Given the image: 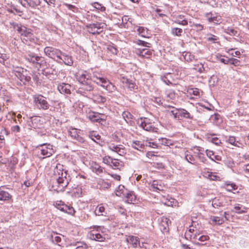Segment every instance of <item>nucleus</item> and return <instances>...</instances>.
<instances>
[{
	"label": "nucleus",
	"instance_id": "f257e3e1",
	"mask_svg": "<svg viewBox=\"0 0 249 249\" xmlns=\"http://www.w3.org/2000/svg\"><path fill=\"white\" fill-rule=\"evenodd\" d=\"M52 178L53 180V188L57 192L63 191L71 179L68 171L64 170L63 166L60 164H57L54 169Z\"/></svg>",
	"mask_w": 249,
	"mask_h": 249
},
{
	"label": "nucleus",
	"instance_id": "f03ea898",
	"mask_svg": "<svg viewBox=\"0 0 249 249\" xmlns=\"http://www.w3.org/2000/svg\"><path fill=\"white\" fill-rule=\"evenodd\" d=\"M25 58L27 61L32 63L37 68H40L41 65L45 62L43 57L39 56L34 53H30L26 54Z\"/></svg>",
	"mask_w": 249,
	"mask_h": 249
},
{
	"label": "nucleus",
	"instance_id": "7ed1b4c3",
	"mask_svg": "<svg viewBox=\"0 0 249 249\" xmlns=\"http://www.w3.org/2000/svg\"><path fill=\"white\" fill-rule=\"evenodd\" d=\"M13 28L19 33L21 36H23L30 38L33 36L32 30L30 28H28L21 24H18L16 22L11 23Z\"/></svg>",
	"mask_w": 249,
	"mask_h": 249
},
{
	"label": "nucleus",
	"instance_id": "20e7f679",
	"mask_svg": "<svg viewBox=\"0 0 249 249\" xmlns=\"http://www.w3.org/2000/svg\"><path fill=\"white\" fill-rule=\"evenodd\" d=\"M34 102L36 106L39 109H48L50 105L46 100V98L40 94L35 95L33 97Z\"/></svg>",
	"mask_w": 249,
	"mask_h": 249
},
{
	"label": "nucleus",
	"instance_id": "39448f33",
	"mask_svg": "<svg viewBox=\"0 0 249 249\" xmlns=\"http://www.w3.org/2000/svg\"><path fill=\"white\" fill-rule=\"evenodd\" d=\"M44 53L46 56L54 60L61 59L62 51L57 48L47 46L44 49Z\"/></svg>",
	"mask_w": 249,
	"mask_h": 249
},
{
	"label": "nucleus",
	"instance_id": "423d86ee",
	"mask_svg": "<svg viewBox=\"0 0 249 249\" xmlns=\"http://www.w3.org/2000/svg\"><path fill=\"white\" fill-rule=\"evenodd\" d=\"M138 124L143 130L149 132H156L157 128L155 127L153 123L147 118H141L138 120Z\"/></svg>",
	"mask_w": 249,
	"mask_h": 249
},
{
	"label": "nucleus",
	"instance_id": "0eeeda50",
	"mask_svg": "<svg viewBox=\"0 0 249 249\" xmlns=\"http://www.w3.org/2000/svg\"><path fill=\"white\" fill-rule=\"evenodd\" d=\"M103 162L110 166L113 169H120L123 166V162L118 159H113L110 156H105L103 159Z\"/></svg>",
	"mask_w": 249,
	"mask_h": 249
},
{
	"label": "nucleus",
	"instance_id": "6e6552de",
	"mask_svg": "<svg viewBox=\"0 0 249 249\" xmlns=\"http://www.w3.org/2000/svg\"><path fill=\"white\" fill-rule=\"evenodd\" d=\"M104 25V23L97 22L89 24L86 27L89 33L93 35H99L102 32Z\"/></svg>",
	"mask_w": 249,
	"mask_h": 249
},
{
	"label": "nucleus",
	"instance_id": "1a4fd4ad",
	"mask_svg": "<svg viewBox=\"0 0 249 249\" xmlns=\"http://www.w3.org/2000/svg\"><path fill=\"white\" fill-rule=\"evenodd\" d=\"M26 71L23 68L17 67L12 71V73L20 81L24 83L29 81L30 79V77H27L24 75V72Z\"/></svg>",
	"mask_w": 249,
	"mask_h": 249
},
{
	"label": "nucleus",
	"instance_id": "9d476101",
	"mask_svg": "<svg viewBox=\"0 0 249 249\" xmlns=\"http://www.w3.org/2000/svg\"><path fill=\"white\" fill-rule=\"evenodd\" d=\"M39 146L41 147L40 154L44 156L43 158L49 157L54 153L53 145L50 144L43 143L40 144Z\"/></svg>",
	"mask_w": 249,
	"mask_h": 249
},
{
	"label": "nucleus",
	"instance_id": "9b49d317",
	"mask_svg": "<svg viewBox=\"0 0 249 249\" xmlns=\"http://www.w3.org/2000/svg\"><path fill=\"white\" fill-rule=\"evenodd\" d=\"M121 82L124 84V86L127 88V89L134 92H137L138 90V87L136 83L127 79L126 77H122L121 79Z\"/></svg>",
	"mask_w": 249,
	"mask_h": 249
},
{
	"label": "nucleus",
	"instance_id": "f8f14e48",
	"mask_svg": "<svg viewBox=\"0 0 249 249\" xmlns=\"http://www.w3.org/2000/svg\"><path fill=\"white\" fill-rule=\"evenodd\" d=\"M134 53L142 58H149L152 54V51L148 48H135Z\"/></svg>",
	"mask_w": 249,
	"mask_h": 249
},
{
	"label": "nucleus",
	"instance_id": "ddd939ff",
	"mask_svg": "<svg viewBox=\"0 0 249 249\" xmlns=\"http://www.w3.org/2000/svg\"><path fill=\"white\" fill-rule=\"evenodd\" d=\"M69 134L72 139L80 143H83L85 142L84 138L80 135V130L76 128H71L69 131Z\"/></svg>",
	"mask_w": 249,
	"mask_h": 249
},
{
	"label": "nucleus",
	"instance_id": "4468645a",
	"mask_svg": "<svg viewBox=\"0 0 249 249\" xmlns=\"http://www.w3.org/2000/svg\"><path fill=\"white\" fill-rule=\"evenodd\" d=\"M20 4L25 8H35L40 5V0H19Z\"/></svg>",
	"mask_w": 249,
	"mask_h": 249
},
{
	"label": "nucleus",
	"instance_id": "2eb2a0df",
	"mask_svg": "<svg viewBox=\"0 0 249 249\" xmlns=\"http://www.w3.org/2000/svg\"><path fill=\"white\" fill-rule=\"evenodd\" d=\"M56 61L59 63H64L68 66H71L73 64L72 57L62 52L61 59H56Z\"/></svg>",
	"mask_w": 249,
	"mask_h": 249
},
{
	"label": "nucleus",
	"instance_id": "dca6fc26",
	"mask_svg": "<svg viewBox=\"0 0 249 249\" xmlns=\"http://www.w3.org/2000/svg\"><path fill=\"white\" fill-rule=\"evenodd\" d=\"M93 89L94 86L92 84V80L89 77L87 80H86L85 82L81 84L79 90L86 91H91Z\"/></svg>",
	"mask_w": 249,
	"mask_h": 249
},
{
	"label": "nucleus",
	"instance_id": "f3484780",
	"mask_svg": "<svg viewBox=\"0 0 249 249\" xmlns=\"http://www.w3.org/2000/svg\"><path fill=\"white\" fill-rule=\"evenodd\" d=\"M71 86L69 84L62 83L58 85L57 89L62 94H70Z\"/></svg>",
	"mask_w": 249,
	"mask_h": 249
},
{
	"label": "nucleus",
	"instance_id": "a211bd4d",
	"mask_svg": "<svg viewBox=\"0 0 249 249\" xmlns=\"http://www.w3.org/2000/svg\"><path fill=\"white\" fill-rule=\"evenodd\" d=\"M160 181L158 180H153L151 185L149 187V189L150 191L153 192H159L160 191H162L163 190V186L160 183Z\"/></svg>",
	"mask_w": 249,
	"mask_h": 249
},
{
	"label": "nucleus",
	"instance_id": "6ab92c4d",
	"mask_svg": "<svg viewBox=\"0 0 249 249\" xmlns=\"http://www.w3.org/2000/svg\"><path fill=\"white\" fill-rule=\"evenodd\" d=\"M12 198V195L10 193L4 190L2 186L0 187V200L7 201Z\"/></svg>",
	"mask_w": 249,
	"mask_h": 249
},
{
	"label": "nucleus",
	"instance_id": "aec40b11",
	"mask_svg": "<svg viewBox=\"0 0 249 249\" xmlns=\"http://www.w3.org/2000/svg\"><path fill=\"white\" fill-rule=\"evenodd\" d=\"M89 238L91 240L99 242L103 241L105 239V238L100 233L97 232V231L94 230L91 231L89 234Z\"/></svg>",
	"mask_w": 249,
	"mask_h": 249
},
{
	"label": "nucleus",
	"instance_id": "412c9836",
	"mask_svg": "<svg viewBox=\"0 0 249 249\" xmlns=\"http://www.w3.org/2000/svg\"><path fill=\"white\" fill-rule=\"evenodd\" d=\"M91 79L93 82L101 86L107 78H104L100 73H94Z\"/></svg>",
	"mask_w": 249,
	"mask_h": 249
},
{
	"label": "nucleus",
	"instance_id": "4be33fe9",
	"mask_svg": "<svg viewBox=\"0 0 249 249\" xmlns=\"http://www.w3.org/2000/svg\"><path fill=\"white\" fill-rule=\"evenodd\" d=\"M108 148L112 151L118 153L119 155H122L124 153L123 146L121 145H117L111 143L108 146Z\"/></svg>",
	"mask_w": 249,
	"mask_h": 249
},
{
	"label": "nucleus",
	"instance_id": "5701e85b",
	"mask_svg": "<svg viewBox=\"0 0 249 249\" xmlns=\"http://www.w3.org/2000/svg\"><path fill=\"white\" fill-rule=\"evenodd\" d=\"M103 88L108 91L109 92H112L116 90V88L107 79L105 80L102 85L101 86Z\"/></svg>",
	"mask_w": 249,
	"mask_h": 249
},
{
	"label": "nucleus",
	"instance_id": "b1692460",
	"mask_svg": "<svg viewBox=\"0 0 249 249\" xmlns=\"http://www.w3.org/2000/svg\"><path fill=\"white\" fill-rule=\"evenodd\" d=\"M126 241L131 244L133 248H136L138 244L140 243L138 237L133 235L129 236L126 238Z\"/></svg>",
	"mask_w": 249,
	"mask_h": 249
},
{
	"label": "nucleus",
	"instance_id": "393cba45",
	"mask_svg": "<svg viewBox=\"0 0 249 249\" xmlns=\"http://www.w3.org/2000/svg\"><path fill=\"white\" fill-rule=\"evenodd\" d=\"M206 153L207 156L212 160L215 161H220L221 160V157L219 155H215L214 152L213 151L206 150Z\"/></svg>",
	"mask_w": 249,
	"mask_h": 249
},
{
	"label": "nucleus",
	"instance_id": "a878e982",
	"mask_svg": "<svg viewBox=\"0 0 249 249\" xmlns=\"http://www.w3.org/2000/svg\"><path fill=\"white\" fill-rule=\"evenodd\" d=\"M144 145L141 141H134L132 143V147L135 149L142 151L144 148Z\"/></svg>",
	"mask_w": 249,
	"mask_h": 249
},
{
	"label": "nucleus",
	"instance_id": "bb28decb",
	"mask_svg": "<svg viewBox=\"0 0 249 249\" xmlns=\"http://www.w3.org/2000/svg\"><path fill=\"white\" fill-rule=\"evenodd\" d=\"M224 222L223 218H220L217 216H212L210 218V222L212 224L214 225H221Z\"/></svg>",
	"mask_w": 249,
	"mask_h": 249
},
{
	"label": "nucleus",
	"instance_id": "cd10ccee",
	"mask_svg": "<svg viewBox=\"0 0 249 249\" xmlns=\"http://www.w3.org/2000/svg\"><path fill=\"white\" fill-rule=\"evenodd\" d=\"M228 142L231 144L238 147H240L243 145L242 143L237 140L236 138L234 136H230L229 138Z\"/></svg>",
	"mask_w": 249,
	"mask_h": 249
},
{
	"label": "nucleus",
	"instance_id": "c85d7f7f",
	"mask_svg": "<svg viewBox=\"0 0 249 249\" xmlns=\"http://www.w3.org/2000/svg\"><path fill=\"white\" fill-rule=\"evenodd\" d=\"M224 32L227 34H229V35L232 36L238 37L239 36V32L232 27H228L224 29Z\"/></svg>",
	"mask_w": 249,
	"mask_h": 249
},
{
	"label": "nucleus",
	"instance_id": "c756f323",
	"mask_svg": "<svg viewBox=\"0 0 249 249\" xmlns=\"http://www.w3.org/2000/svg\"><path fill=\"white\" fill-rule=\"evenodd\" d=\"M93 101L98 104L104 103L106 101V98L100 95H94L93 96Z\"/></svg>",
	"mask_w": 249,
	"mask_h": 249
},
{
	"label": "nucleus",
	"instance_id": "7c9ffc66",
	"mask_svg": "<svg viewBox=\"0 0 249 249\" xmlns=\"http://www.w3.org/2000/svg\"><path fill=\"white\" fill-rule=\"evenodd\" d=\"M180 117L185 118L186 119H193V116L187 110L183 108L180 109Z\"/></svg>",
	"mask_w": 249,
	"mask_h": 249
},
{
	"label": "nucleus",
	"instance_id": "2f4dec72",
	"mask_svg": "<svg viewBox=\"0 0 249 249\" xmlns=\"http://www.w3.org/2000/svg\"><path fill=\"white\" fill-rule=\"evenodd\" d=\"M165 95L167 100H174L176 97V95L173 89H168L165 91Z\"/></svg>",
	"mask_w": 249,
	"mask_h": 249
},
{
	"label": "nucleus",
	"instance_id": "473e14b6",
	"mask_svg": "<svg viewBox=\"0 0 249 249\" xmlns=\"http://www.w3.org/2000/svg\"><path fill=\"white\" fill-rule=\"evenodd\" d=\"M88 118L92 122H98L100 119L99 114L95 112L89 113Z\"/></svg>",
	"mask_w": 249,
	"mask_h": 249
},
{
	"label": "nucleus",
	"instance_id": "72a5a7b5",
	"mask_svg": "<svg viewBox=\"0 0 249 249\" xmlns=\"http://www.w3.org/2000/svg\"><path fill=\"white\" fill-rule=\"evenodd\" d=\"M183 18L184 16L179 15L178 16L176 20L174 22L177 24H180L182 25H187L188 24V21Z\"/></svg>",
	"mask_w": 249,
	"mask_h": 249
},
{
	"label": "nucleus",
	"instance_id": "f704fd0d",
	"mask_svg": "<svg viewBox=\"0 0 249 249\" xmlns=\"http://www.w3.org/2000/svg\"><path fill=\"white\" fill-rule=\"evenodd\" d=\"M10 56L8 54L5 53H0V63L5 65L7 64V60L9 59Z\"/></svg>",
	"mask_w": 249,
	"mask_h": 249
},
{
	"label": "nucleus",
	"instance_id": "c9c22d12",
	"mask_svg": "<svg viewBox=\"0 0 249 249\" xmlns=\"http://www.w3.org/2000/svg\"><path fill=\"white\" fill-rule=\"evenodd\" d=\"M91 169L93 172L96 173L97 174L102 173L103 170V168H102L96 163H94L92 164L91 166Z\"/></svg>",
	"mask_w": 249,
	"mask_h": 249
},
{
	"label": "nucleus",
	"instance_id": "e433bc0d",
	"mask_svg": "<svg viewBox=\"0 0 249 249\" xmlns=\"http://www.w3.org/2000/svg\"><path fill=\"white\" fill-rule=\"evenodd\" d=\"M105 209L102 205H98L95 209L94 213L96 215H104Z\"/></svg>",
	"mask_w": 249,
	"mask_h": 249
},
{
	"label": "nucleus",
	"instance_id": "4c0bfd02",
	"mask_svg": "<svg viewBox=\"0 0 249 249\" xmlns=\"http://www.w3.org/2000/svg\"><path fill=\"white\" fill-rule=\"evenodd\" d=\"M225 189L229 192H232L237 189V186L234 183H226L225 184Z\"/></svg>",
	"mask_w": 249,
	"mask_h": 249
},
{
	"label": "nucleus",
	"instance_id": "58836bf2",
	"mask_svg": "<svg viewBox=\"0 0 249 249\" xmlns=\"http://www.w3.org/2000/svg\"><path fill=\"white\" fill-rule=\"evenodd\" d=\"M136 196L135 195L131 192L129 193H127L126 196V200L128 203H132L134 201H135Z\"/></svg>",
	"mask_w": 249,
	"mask_h": 249
},
{
	"label": "nucleus",
	"instance_id": "ea45409f",
	"mask_svg": "<svg viewBox=\"0 0 249 249\" xmlns=\"http://www.w3.org/2000/svg\"><path fill=\"white\" fill-rule=\"evenodd\" d=\"M212 206L215 208L222 206V202L218 198H214L212 200Z\"/></svg>",
	"mask_w": 249,
	"mask_h": 249
},
{
	"label": "nucleus",
	"instance_id": "a19ab883",
	"mask_svg": "<svg viewBox=\"0 0 249 249\" xmlns=\"http://www.w3.org/2000/svg\"><path fill=\"white\" fill-rule=\"evenodd\" d=\"M89 77V76L86 74H82L77 76V79L81 84L85 82L86 80H87Z\"/></svg>",
	"mask_w": 249,
	"mask_h": 249
},
{
	"label": "nucleus",
	"instance_id": "79ce46f5",
	"mask_svg": "<svg viewBox=\"0 0 249 249\" xmlns=\"http://www.w3.org/2000/svg\"><path fill=\"white\" fill-rule=\"evenodd\" d=\"M66 205L62 201H57L55 202L54 203V206L58 210H60L61 211L63 212L64 210H65L64 206H65Z\"/></svg>",
	"mask_w": 249,
	"mask_h": 249
},
{
	"label": "nucleus",
	"instance_id": "37998d69",
	"mask_svg": "<svg viewBox=\"0 0 249 249\" xmlns=\"http://www.w3.org/2000/svg\"><path fill=\"white\" fill-rule=\"evenodd\" d=\"M182 32V29L179 28H172L171 29L172 34L178 36H181Z\"/></svg>",
	"mask_w": 249,
	"mask_h": 249
},
{
	"label": "nucleus",
	"instance_id": "c03bdc74",
	"mask_svg": "<svg viewBox=\"0 0 249 249\" xmlns=\"http://www.w3.org/2000/svg\"><path fill=\"white\" fill-rule=\"evenodd\" d=\"M183 56L184 57V60L187 62L192 61L195 58L194 56L192 55L191 53L189 52L184 53H183Z\"/></svg>",
	"mask_w": 249,
	"mask_h": 249
},
{
	"label": "nucleus",
	"instance_id": "a18cd8bd",
	"mask_svg": "<svg viewBox=\"0 0 249 249\" xmlns=\"http://www.w3.org/2000/svg\"><path fill=\"white\" fill-rule=\"evenodd\" d=\"M234 212L237 213H243L246 212V208L245 207H243L242 208V206H240L239 204L236 206L234 208Z\"/></svg>",
	"mask_w": 249,
	"mask_h": 249
},
{
	"label": "nucleus",
	"instance_id": "49530a36",
	"mask_svg": "<svg viewBox=\"0 0 249 249\" xmlns=\"http://www.w3.org/2000/svg\"><path fill=\"white\" fill-rule=\"evenodd\" d=\"M91 5L94 8L102 12L105 11L106 10V8L104 6H103L101 4L97 2H93L91 4Z\"/></svg>",
	"mask_w": 249,
	"mask_h": 249
},
{
	"label": "nucleus",
	"instance_id": "de8ad7c7",
	"mask_svg": "<svg viewBox=\"0 0 249 249\" xmlns=\"http://www.w3.org/2000/svg\"><path fill=\"white\" fill-rule=\"evenodd\" d=\"M122 116L126 122L128 121H130L133 117L132 115L128 111L123 112L122 113Z\"/></svg>",
	"mask_w": 249,
	"mask_h": 249
},
{
	"label": "nucleus",
	"instance_id": "09e8293b",
	"mask_svg": "<svg viewBox=\"0 0 249 249\" xmlns=\"http://www.w3.org/2000/svg\"><path fill=\"white\" fill-rule=\"evenodd\" d=\"M64 209L65 210H64L63 212L65 213L73 215L75 213L74 209L72 207H71L70 206H68L66 205L65 206H64Z\"/></svg>",
	"mask_w": 249,
	"mask_h": 249
},
{
	"label": "nucleus",
	"instance_id": "8fccbe9b",
	"mask_svg": "<svg viewBox=\"0 0 249 249\" xmlns=\"http://www.w3.org/2000/svg\"><path fill=\"white\" fill-rule=\"evenodd\" d=\"M171 114L174 116V118L179 120L180 118V109L175 108L171 111Z\"/></svg>",
	"mask_w": 249,
	"mask_h": 249
},
{
	"label": "nucleus",
	"instance_id": "3c124183",
	"mask_svg": "<svg viewBox=\"0 0 249 249\" xmlns=\"http://www.w3.org/2000/svg\"><path fill=\"white\" fill-rule=\"evenodd\" d=\"M185 159L188 162L191 164H194L193 162L195 161L194 157L192 155L189 154L188 152L185 153Z\"/></svg>",
	"mask_w": 249,
	"mask_h": 249
},
{
	"label": "nucleus",
	"instance_id": "603ef678",
	"mask_svg": "<svg viewBox=\"0 0 249 249\" xmlns=\"http://www.w3.org/2000/svg\"><path fill=\"white\" fill-rule=\"evenodd\" d=\"M207 177L209 178L210 180H219L220 178V177L216 176L214 174H213V173H208L207 174Z\"/></svg>",
	"mask_w": 249,
	"mask_h": 249
},
{
	"label": "nucleus",
	"instance_id": "864d4df0",
	"mask_svg": "<svg viewBox=\"0 0 249 249\" xmlns=\"http://www.w3.org/2000/svg\"><path fill=\"white\" fill-rule=\"evenodd\" d=\"M107 50L113 54H117L118 53V50L112 45H109L107 47Z\"/></svg>",
	"mask_w": 249,
	"mask_h": 249
},
{
	"label": "nucleus",
	"instance_id": "5fc2aeb1",
	"mask_svg": "<svg viewBox=\"0 0 249 249\" xmlns=\"http://www.w3.org/2000/svg\"><path fill=\"white\" fill-rule=\"evenodd\" d=\"M194 69L196 71H197L200 73H202L204 71V68L203 67V65L201 63L195 65Z\"/></svg>",
	"mask_w": 249,
	"mask_h": 249
},
{
	"label": "nucleus",
	"instance_id": "6e6d98bb",
	"mask_svg": "<svg viewBox=\"0 0 249 249\" xmlns=\"http://www.w3.org/2000/svg\"><path fill=\"white\" fill-rule=\"evenodd\" d=\"M66 6L69 10H71L74 13H78L79 11L78 8L74 5L70 4H66Z\"/></svg>",
	"mask_w": 249,
	"mask_h": 249
},
{
	"label": "nucleus",
	"instance_id": "4d7b16f0",
	"mask_svg": "<svg viewBox=\"0 0 249 249\" xmlns=\"http://www.w3.org/2000/svg\"><path fill=\"white\" fill-rule=\"evenodd\" d=\"M240 61L238 60L237 59L235 58H230V62L229 64L233 65L235 66H237L240 65Z\"/></svg>",
	"mask_w": 249,
	"mask_h": 249
},
{
	"label": "nucleus",
	"instance_id": "13d9d810",
	"mask_svg": "<svg viewBox=\"0 0 249 249\" xmlns=\"http://www.w3.org/2000/svg\"><path fill=\"white\" fill-rule=\"evenodd\" d=\"M8 134V131L5 128L1 129L0 132V140H4V135H7Z\"/></svg>",
	"mask_w": 249,
	"mask_h": 249
},
{
	"label": "nucleus",
	"instance_id": "bf43d9fd",
	"mask_svg": "<svg viewBox=\"0 0 249 249\" xmlns=\"http://www.w3.org/2000/svg\"><path fill=\"white\" fill-rule=\"evenodd\" d=\"M137 44L148 48L150 47L151 45L150 43L141 40H138Z\"/></svg>",
	"mask_w": 249,
	"mask_h": 249
},
{
	"label": "nucleus",
	"instance_id": "052dcab7",
	"mask_svg": "<svg viewBox=\"0 0 249 249\" xmlns=\"http://www.w3.org/2000/svg\"><path fill=\"white\" fill-rule=\"evenodd\" d=\"M161 222L162 224H163V226L165 227L164 229H166L165 227H168L169 225V222L170 223L171 221L168 218L166 217H162L161 219Z\"/></svg>",
	"mask_w": 249,
	"mask_h": 249
},
{
	"label": "nucleus",
	"instance_id": "680f3d73",
	"mask_svg": "<svg viewBox=\"0 0 249 249\" xmlns=\"http://www.w3.org/2000/svg\"><path fill=\"white\" fill-rule=\"evenodd\" d=\"M52 238L53 241L57 244H58L61 241V238L60 236H57L56 234H54V235H52Z\"/></svg>",
	"mask_w": 249,
	"mask_h": 249
},
{
	"label": "nucleus",
	"instance_id": "e2e57ef3",
	"mask_svg": "<svg viewBox=\"0 0 249 249\" xmlns=\"http://www.w3.org/2000/svg\"><path fill=\"white\" fill-rule=\"evenodd\" d=\"M137 32L139 34H141L142 36H145V31H146V29H145L143 27H139L137 29Z\"/></svg>",
	"mask_w": 249,
	"mask_h": 249
},
{
	"label": "nucleus",
	"instance_id": "0e129e2a",
	"mask_svg": "<svg viewBox=\"0 0 249 249\" xmlns=\"http://www.w3.org/2000/svg\"><path fill=\"white\" fill-rule=\"evenodd\" d=\"M207 39L208 41H212L213 42H215L216 40H217V38L216 36L213 35H208Z\"/></svg>",
	"mask_w": 249,
	"mask_h": 249
},
{
	"label": "nucleus",
	"instance_id": "69168bd1",
	"mask_svg": "<svg viewBox=\"0 0 249 249\" xmlns=\"http://www.w3.org/2000/svg\"><path fill=\"white\" fill-rule=\"evenodd\" d=\"M209 239V237L207 235H199L197 236V238L196 239H197L198 241L203 242L208 240Z\"/></svg>",
	"mask_w": 249,
	"mask_h": 249
},
{
	"label": "nucleus",
	"instance_id": "338daca9",
	"mask_svg": "<svg viewBox=\"0 0 249 249\" xmlns=\"http://www.w3.org/2000/svg\"><path fill=\"white\" fill-rule=\"evenodd\" d=\"M191 26L195 27L197 31H200L203 29V26L200 24H196L193 23Z\"/></svg>",
	"mask_w": 249,
	"mask_h": 249
},
{
	"label": "nucleus",
	"instance_id": "774afa93",
	"mask_svg": "<svg viewBox=\"0 0 249 249\" xmlns=\"http://www.w3.org/2000/svg\"><path fill=\"white\" fill-rule=\"evenodd\" d=\"M176 203L174 199H171V200H167L166 201L164 204L165 205L168 206H173Z\"/></svg>",
	"mask_w": 249,
	"mask_h": 249
}]
</instances>
